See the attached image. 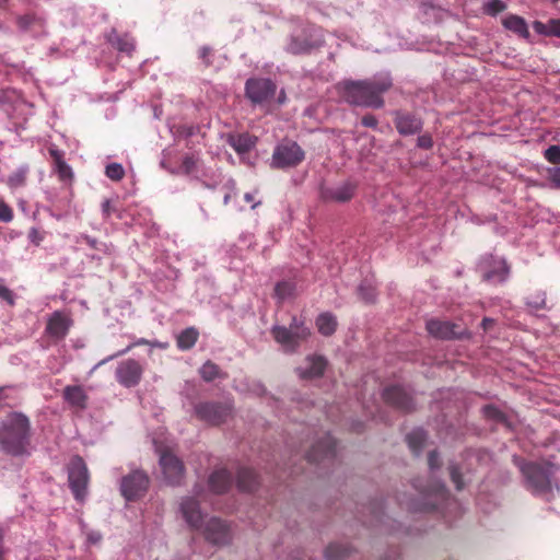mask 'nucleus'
Listing matches in <instances>:
<instances>
[{
	"mask_svg": "<svg viewBox=\"0 0 560 560\" xmlns=\"http://www.w3.org/2000/svg\"><path fill=\"white\" fill-rule=\"evenodd\" d=\"M392 85L393 80L388 74H380L362 81H343L338 84V90L349 104L381 108L384 106L383 94Z\"/></svg>",
	"mask_w": 560,
	"mask_h": 560,
	"instance_id": "nucleus-1",
	"label": "nucleus"
},
{
	"mask_svg": "<svg viewBox=\"0 0 560 560\" xmlns=\"http://www.w3.org/2000/svg\"><path fill=\"white\" fill-rule=\"evenodd\" d=\"M31 422L21 412L9 413L0 425V446L9 455L30 454Z\"/></svg>",
	"mask_w": 560,
	"mask_h": 560,
	"instance_id": "nucleus-2",
	"label": "nucleus"
},
{
	"mask_svg": "<svg viewBox=\"0 0 560 560\" xmlns=\"http://www.w3.org/2000/svg\"><path fill=\"white\" fill-rule=\"evenodd\" d=\"M523 478L524 487L534 495L548 498L552 492L551 477L553 465L547 462L515 459Z\"/></svg>",
	"mask_w": 560,
	"mask_h": 560,
	"instance_id": "nucleus-3",
	"label": "nucleus"
},
{
	"mask_svg": "<svg viewBox=\"0 0 560 560\" xmlns=\"http://www.w3.org/2000/svg\"><path fill=\"white\" fill-rule=\"evenodd\" d=\"M273 339L282 347L285 352L293 353L302 342L311 336V330L302 318L292 317L290 325H276L271 328Z\"/></svg>",
	"mask_w": 560,
	"mask_h": 560,
	"instance_id": "nucleus-4",
	"label": "nucleus"
},
{
	"mask_svg": "<svg viewBox=\"0 0 560 560\" xmlns=\"http://www.w3.org/2000/svg\"><path fill=\"white\" fill-rule=\"evenodd\" d=\"M68 482L72 491L74 499L79 502H83L90 481V474L84 459L75 455L68 464Z\"/></svg>",
	"mask_w": 560,
	"mask_h": 560,
	"instance_id": "nucleus-5",
	"label": "nucleus"
},
{
	"mask_svg": "<svg viewBox=\"0 0 560 560\" xmlns=\"http://www.w3.org/2000/svg\"><path fill=\"white\" fill-rule=\"evenodd\" d=\"M159 453V464L164 480L170 486L182 485L185 477V466L179 457H177L168 447H156Z\"/></svg>",
	"mask_w": 560,
	"mask_h": 560,
	"instance_id": "nucleus-6",
	"label": "nucleus"
},
{
	"mask_svg": "<svg viewBox=\"0 0 560 560\" xmlns=\"http://www.w3.org/2000/svg\"><path fill=\"white\" fill-rule=\"evenodd\" d=\"M305 158L302 148L294 141H284L276 147L272 164L278 168L294 167Z\"/></svg>",
	"mask_w": 560,
	"mask_h": 560,
	"instance_id": "nucleus-7",
	"label": "nucleus"
},
{
	"mask_svg": "<svg viewBox=\"0 0 560 560\" xmlns=\"http://www.w3.org/2000/svg\"><path fill=\"white\" fill-rule=\"evenodd\" d=\"M195 410L200 420L212 425L225 422L232 415V406L226 402H200Z\"/></svg>",
	"mask_w": 560,
	"mask_h": 560,
	"instance_id": "nucleus-8",
	"label": "nucleus"
},
{
	"mask_svg": "<svg viewBox=\"0 0 560 560\" xmlns=\"http://www.w3.org/2000/svg\"><path fill=\"white\" fill-rule=\"evenodd\" d=\"M198 532L202 534L206 541L214 546H225L232 539L230 526L215 516L208 518Z\"/></svg>",
	"mask_w": 560,
	"mask_h": 560,
	"instance_id": "nucleus-9",
	"label": "nucleus"
},
{
	"mask_svg": "<svg viewBox=\"0 0 560 560\" xmlns=\"http://www.w3.org/2000/svg\"><path fill=\"white\" fill-rule=\"evenodd\" d=\"M149 488V477L142 470H133L125 476L120 482L122 497L128 500H137L143 497Z\"/></svg>",
	"mask_w": 560,
	"mask_h": 560,
	"instance_id": "nucleus-10",
	"label": "nucleus"
},
{
	"mask_svg": "<svg viewBox=\"0 0 560 560\" xmlns=\"http://www.w3.org/2000/svg\"><path fill=\"white\" fill-rule=\"evenodd\" d=\"M276 83L270 79L252 78L245 83V94L254 104H261L273 97Z\"/></svg>",
	"mask_w": 560,
	"mask_h": 560,
	"instance_id": "nucleus-11",
	"label": "nucleus"
},
{
	"mask_svg": "<svg viewBox=\"0 0 560 560\" xmlns=\"http://www.w3.org/2000/svg\"><path fill=\"white\" fill-rule=\"evenodd\" d=\"M143 371L144 369L139 361L127 359L119 362L115 371V376L120 385L130 388L140 383Z\"/></svg>",
	"mask_w": 560,
	"mask_h": 560,
	"instance_id": "nucleus-12",
	"label": "nucleus"
},
{
	"mask_svg": "<svg viewBox=\"0 0 560 560\" xmlns=\"http://www.w3.org/2000/svg\"><path fill=\"white\" fill-rule=\"evenodd\" d=\"M179 511L187 525L199 530L206 522V515L201 512L200 503L192 497H185L179 504Z\"/></svg>",
	"mask_w": 560,
	"mask_h": 560,
	"instance_id": "nucleus-13",
	"label": "nucleus"
},
{
	"mask_svg": "<svg viewBox=\"0 0 560 560\" xmlns=\"http://www.w3.org/2000/svg\"><path fill=\"white\" fill-rule=\"evenodd\" d=\"M384 401L401 412H410L415 409L412 397L400 386H389L383 390Z\"/></svg>",
	"mask_w": 560,
	"mask_h": 560,
	"instance_id": "nucleus-14",
	"label": "nucleus"
},
{
	"mask_svg": "<svg viewBox=\"0 0 560 560\" xmlns=\"http://www.w3.org/2000/svg\"><path fill=\"white\" fill-rule=\"evenodd\" d=\"M336 455V441L329 435L317 441L306 454L310 463H322L326 459H331Z\"/></svg>",
	"mask_w": 560,
	"mask_h": 560,
	"instance_id": "nucleus-15",
	"label": "nucleus"
},
{
	"mask_svg": "<svg viewBox=\"0 0 560 560\" xmlns=\"http://www.w3.org/2000/svg\"><path fill=\"white\" fill-rule=\"evenodd\" d=\"M394 122L397 131L401 136H411L421 131L423 122L415 114L397 110L395 112Z\"/></svg>",
	"mask_w": 560,
	"mask_h": 560,
	"instance_id": "nucleus-16",
	"label": "nucleus"
},
{
	"mask_svg": "<svg viewBox=\"0 0 560 560\" xmlns=\"http://www.w3.org/2000/svg\"><path fill=\"white\" fill-rule=\"evenodd\" d=\"M425 328L432 337L439 339H456L463 334L458 325L434 318L427 322Z\"/></svg>",
	"mask_w": 560,
	"mask_h": 560,
	"instance_id": "nucleus-17",
	"label": "nucleus"
},
{
	"mask_svg": "<svg viewBox=\"0 0 560 560\" xmlns=\"http://www.w3.org/2000/svg\"><path fill=\"white\" fill-rule=\"evenodd\" d=\"M355 190L357 185L348 180L336 187L322 189V198L324 201L348 202L353 198Z\"/></svg>",
	"mask_w": 560,
	"mask_h": 560,
	"instance_id": "nucleus-18",
	"label": "nucleus"
},
{
	"mask_svg": "<svg viewBox=\"0 0 560 560\" xmlns=\"http://www.w3.org/2000/svg\"><path fill=\"white\" fill-rule=\"evenodd\" d=\"M71 325V318L65 313L57 311L50 316L46 326V331L52 338L63 339L67 336Z\"/></svg>",
	"mask_w": 560,
	"mask_h": 560,
	"instance_id": "nucleus-19",
	"label": "nucleus"
},
{
	"mask_svg": "<svg viewBox=\"0 0 560 560\" xmlns=\"http://www.w3.org/2000/svg\"><path fill=\"white\" fill-rule=\"evenodd\" d=\"M48 152L52 160L59 180L71 183L74 175L72 168L65 161V153L55 145L49 147Z\"/></svg>",
	"mask_w": 560,
	"mask_h": 560,
	"instance_id": "nucleus-20",
	"label": "nucleus"
},
{
	"mask_svg": "<svg viewBox=\"0 0 560 560\" xmlns=\"http://www.w3.org/2000/svg\"><path fill=\"white\" fill-rule=\"evenodd\" d=\"M62 398L72 408L84 410L88 407L89 397L81 385H68L62 390Z\"/></svg>",
	"mask_w": 560,
	"mask_h": 560,
	"instance_id": "nucleus-21",
	"label": "nucleus"
},
{
	"mask_svg": "<svg viewBox=\"0 0 560 560\" xmlns=\"http://www.w3.org/2000/svg\"><path fill=\"white\" fill-rule=\"evenodd\" d=\"M307 366L298 369L299 376L304 380L320 377L326 369L327 361L320 355L308 357Z\"/></svg>",
	"mask_w": 560,
	"mask_h": 560,
	"instance_id": "nucleus-22",
	"label": "nucleus"
},
{
	"mask_svg": "<svg viewBox=\"0 0 560 560\" xmlns=\"http://www.w3.org/2000/svg\"><path fill=\"white\" fill-rule=\"evenodd\" d=\"M231 485L232 476L224 468L213 471L209 477V487L214 493L221 494L226 492Z\"/></svg>",
	"mask_w": 560,
	"mask_h": 560,
	"instance_id": "nucleus-23",
	"label": "nucleus"
},
{
	"mask_svg": "<svg viewBox=\"0 0 560 560\" xmlns=\"http://www.w3.org/2000/svg\"><path fill=\"white\" fill-rule=\"evenodd\" d=\"M502 24L506 30L515 33L516 35H518L522 38L527 39L530 35L529 31H528V26L526 24V21L518 15L510 14V15L505 16L502 20Z\"/></svg>",
	"mask_w": 560,
	"mask_h": 560,
	"instance_id": "nucleus-24",
	"label": "nucleus"
},
{
	"mask_svg": "<svg viewBox=\"0 0 560 560\" xmlns=\"http://www.w3.org/2000/svg\"><path fill=\"white\" fill-rule=\"evenodd\" d=\"M236 483L241 491L252 492L258 486V476L250 468H240Z\"/></svg>",
	"mask_w": 560,
	"mask_h": 560,
	"instance_id": "nucleus-25",
	"label": "nucleus"
},
{
	"mask_svg": "<svg viewBox=\"0 0 560 560\" xmlns=\"http://www.w3.org/2000/svg\"><path fill=\"white\" fill-rule=\"evenodd\" d=\"M256 139L248 133L230 135L228 143L240 154L247 153L255 145Z\"/></svg>",
	"mask_w": 560,
	"mask_h": 560,
	"instance_id": "nucleus-26",
	"label": "nucleus"
},
{
	"mask_svg": "<svg viewBox=\"0 0 560 560\" xmlns=\"http://www.w3.org/2000/svg\"><path fill=\"white\" fill-rule=\"evenodd\" d=\"M510 273V267L505 260L494 262V267L483 273V280L489 282H504Z\"/></svg>",
	"mask_w": 560,
	"mask_h": 560,
	"instance_id": "nucleus-27",
	"label": "nucleus"
},
{
	"mask_svg": "<svg viewBox=\"0 0 560 560\" xmlns=\"http://www.w3.org/2000/svg\"><path fill=\"white\" fill-rule=\"evenodd\" d=\"M318 331L324 336H330L336 331L337 320L330 313H323L316 319Z\"/></svg>",
	"mask_w": 560,
	"mask_h": 560,
	"instance_id": "nucleus-28",
	"label": "nucleus"
},
{
	"mask_svg": "<svg viewBox=\"0 0 560 560\" xmlns=\"http://www.w3.org/2000/svg\"><path fill=\"white\" fill-rule=\"evenodd\" d=\"M199 337V332L194 327H188L184 329L177 337V348L180 350H189L191 349Z\"/></svg>",
	"mask_w": 560,
	"mask_h": 560,
	"instance_id": "nucleus-29",
	"label": "nucleus"
},
{
	"mask_svg": "<svg viewBox=\"0 0 560 560\" xmlns=\"http://www.w3.org/2000/svg\"><path fill=\"white\" fill-rule=\"evenodd\" d=\"M296 285L293 281H280L275 287V296L279 303L295 296Z\"/></svg>",
	"mask_w": 560,
	"mask_h": 560,
	"instance_id": "nucleus-30",
	"label": "nucleus"
},
{
	"mask_svg": "<svg viewBox=\"0 0 560 560\" xmlns=\"http://www.w3.org/2000/svg\"><path fill=\"white\" fill-rule=\"evenodd\" d=\"M425 440H427V434L421 429L413 430L406 436V441L408 443L409 448L416 455H418L421 452Z\"/></svg>",
	"mask_w": 560,
	"mask_h": 560,
	"instance_id": "nucleus-31",
	"label": "nucleus"
},
{
	"mask_svg": "<svg viewBox=\"0 0 560 560\" xmlns=\"http://www.w3.org/2000/svg\"><path fill=\"white\" fill-rule=\"evenodd\" d=\"M199 373L202 380L206 382H212L215 378L225 377V374L221 372L219 365L210 360L202 364V366L199 370Z\"/></svg>",
	"mask_w": 560,
	"mask_h": 560,
	"instance_id": "nucleus-32",
	"label": "nucleus"
},
{
	"mask_svg": "<svg viewBox=\"0 0 560 560\" xmlns=\"http://www.w3.org/2000/svg\"><path fill=\"white\" fill-rule=\"evenodd\" d=\"M351 549L341 544H330L325 550V560H341L348 557Z\"/></svg>",
	"mask_w": 560,
	"mask_h": 560,
	"instance_id": "nucleus-33",
	"label": "nucleus"
},
{
	"mask_svg": "<svg viewBox=\"0 0 560 560\" xmlns=\"http://www.w3.org/2000/svg\"><path fill=\"white\" fill-rule=\"evenodd\" d=\"M110 44L121 52L130 55L135 49V43L128 35H114L109 37Z\"/></svg>",
	"mask_w": 560,
	"mask_h": 560,
	"instance_id": "nucleus-34",
	"label": "nucleus"
},
{
	"mask_svg": "<svg viewBox=\"0 0 560 560\" xmlns=\"http://www.w3.org/2000/svg\"><path fill=\"white\" fill-rule=\"evenodd\" d=\"M16 24L21 31H31L35 26L43 27L44 21L35 14L27 13L18 16Z\"/></svg>",
	"mask_w": 560,
	"mask_h": 560,
	"instance_id": "nucleus-35",
	"label": "nucleus"
},
{
	"mask_svg": "<svg viewBox=\"0 0 560 560\" xmlns=\"http://www.w3.org/2000/svg\"><path fill=\"white\" fill-rule=\"evenodd\" d=\"M27 173L28 168L26 166L18 168L16 171L9 175L7 184L11 188L24 186L26 183Z\"/></svg>",
	"mask_w": 560,
	"mask_h": 560,
	"instance_id": "nucleus-36",
	"label": "nucleus"
},
{
	"mask_svg": "<svg viewBox=\"0 0 560 560\" xmlns=\"http://www.w3.org/2000/svg\"><path fill=\"white\" fill-rule=\"evenodd\" d=\"M105 175L114 182H119L125 177V170L119 163H110L105 168Z\"/></svg>",
	"mask_w": 560,
	"mask_h": 560,
	"instance_id": "nucleus-37",
	"label": "nucleus"
},
{
	"mask_svg": "<svg viewBox=\"0 0 560 560\" xmlns=\"http://www.w3.org/2000/svg\"><path fill=\"white\" fill-rule=\"evenodd\" d=\"M527 305L534 311L546 308V293L536 292L527 298Z\"/></svg>",
	"mask_w": 560,
	"mask_h": 560,
	"instance_id": "nucleus-38",
	"label": "nucleus"
},
{
	"mask_svg": "<svg viewBox=\"0 0 560 560\" xmlns=\"http://www.w3.org/2000/svg\"><path fill=\"white\" fill-rule=\"evenodd\" d=\"M287 50L293 55H300L308 51L310 45L304 40H300L299 38H292L287 47Z\"/></svg>",
	"mask_w": 560,
	"mask_h": 560,
	"instance_id": "nucleus-39",
	"label": "nucleus"
},
{
	"mask_svg": "<svg viewBox=\"0 0 560 560\" xmlns=\"http://www.w3.org/2000/svg\"><path fill=\"white\" fill-rule=\"evenodd\" d=\"M483 416L487 419L494 420L497 422H503L505 420L504 413L492 405H487L482 408Z\"/></svg>",
	"mask_w": 560,
	"mask_h": 560,
	"instance_id": "nucleus-40",
	"label": "nucleus"
},
{
	"mask_svg": "<svg viewBox=\"0 0 560 560\" xmlns=\"http://www.w3.org/2000/svg\"><path fill=\"white\" fill-rule=\"evenodd\" d=\"M359 296L365 302H373L375 300L376 293L375 289L372 284L363 282L359 289Z\"/></svg>",
	"mask_w": 560,
	"mask_h": 560,
	"instance_id": "nucleus-41",
	"label": "nucleus"
},
{
	"mask_svg": "<svg viewBox=\"0 0 560 560\" xmlns=\"http://www.w3.org/2000/svg\"><path fill=\"white\" fill-rule=\"evenodd\" d=\"M506 9V5L501 0H489L485 4V13L489 15H495L500 12H503Z\"/></svg>",
	"mask_w": 560,
	"mask_h": 560,
	"instance_id": "nucleus-42",
	"label": "nucleus"
},
{
	"mask_svg": "<svg viewBox=\"0 0 560 560\" xmlns=\"http://www.w3.org/2000/svg\"><path fill=\"white\" fill-rule=\"evenodd\" d=\"M14 219L12 207L0 198V222L9 223Z\"/></svg>",
	"mask_w": 560,
	"mask_h": 560,
	"instance_id": "nucleus-43",
	"label": "nucleus"
},
{
	"mask_svg": "<svg viewBox=\"0 0 560 560\" xmlns=\"http://www.w3.org/2000/svg\"><path fill=\"white\" fill-rule=\"evenodd\" d=\"M140 345H151L153 347H162V345H160L158 342H151V341H149V340H147L144 338H141L138 341H136L135 343L129 345L126 349H124V350H121V351H119V352L108 357L107 359L103 360L101 362V364H103V363H105V362H107V361H109V360H112L114 358H117L119 355H122V354L127 353L128 351H130L135 346H140Z\"/></svg>",
	"mask_w": 560,
	"mask_h": 560,
	"instance_id": "nucleus-44",
	"label": "nucleus"
},
{
	"mask_svg": "<svg viewBox=\"0 0 560 560\" xmlns=\"http://www.w3.org/2000/svg\"><path fill=\"white\" fill-rule=\"evenodd\" d=\"M544 158L551 164H560V147L556 144L550 145L545 150Z\"/></svg>",
	"mask_w": 560,
	"mask_h": 560,
	"instance_id": "nucleus-45",
	"label": "nucleus"
},
{
	"mask_svg": "<svg viewBox=\"0 0 560 560\" xmlns=\"http://www.w3.org/2000/svg\"><path fill=\"white\" fill-rule=\"evenodd\" d=\"M197 165V159L194 155H186L178 168V173L190 174L195 171Z\"/></svg>",
	"mask_w": 560,
	"mask_h": 560,
	"instance_id": "nucleus-46",
	"label": "nucleus"
},
{
	"mask_svg": "<svg viewBox=\"0 0 560 560\" xmlns=\"http://www.w3.org/2000/svg\"><path fill=\"white\" fill-rule=\"evenodd\" d=\"M451 480L455 485V488L459 491L464 488V482L459 468L456 465L450 466Z\"/></svg>",
	"mask_w": 560,
	"mask_h": 560,
	"instance_id": "nucleus-47",
	"label": "nucleus"
},
{
	"mask_svg": "<svg viewBox=\"0 0 560 560\" xmlns=\"http://www.w3.org/2000/svg\"><path fill=\"white\" fill-rule=\"evenodd\" d=\"M0 299L5 301L10 305L14 304L13 292L9 288H7L2 279H0Z\"/></svg>",
	"mask_w": 560,
	"mask_h": 560,
	"instance_id": "nucleus-48",
	"label": "nucleus"
},
{
	"mask_svg": "<svg viewBox=\"0 0 560 560\" xmlns=\"http://www.w3.org/2000/svg\"><path fill=\"white\" fill-rule=\"evenodd\" d=\"M27 237L32 244L38 246L43 242L45 235L44 232L39 231L38 229L32 228L28 231Z\"/></svg>",
	"mask_w": 560,
	"mask_h": 560,
	"instance_id": "nucleus-49",
	"label": "nucleus"
},
{
	"mask_svg": "<svg viewBox=\"0 0 560 560\" xmlns=\"http://www.w3.org/2000/svg\"><path fill=\"white\" fill-rule=\"evenodd\" d=\"M417 145L420 149L430 150L433 147V139L430 135H421L417 139Z\"/></svg>",
	"mask_w": 560,
	"mask_h": 560,
	"instance_id": "nucleus-50",
	"label": "nucleus"
},
{
	"mask_svg": "<svg viewBox=\"0 0 560 560\" xmlns=\"http://www.w3.org/2000/svg\"><path fill=\"white\" fill-rule=\"evenodd\" d=\"M548 36L560 37V19H551L548 21Z\"/></svg>",
	"mask_w": 560,
	"mask_h": 560,
	"instance_id": "nucleus-51",
	"label": "nucleus"
},
{
	"mask_svg": "<svg viewBox=\"0 0 560 560\" xmlns=\"http://www.w3.org/2000/svg\"><path fill=\"white\" fill-rule=\"evenodd\" d=\"M549 174V180L551 182L552 186L556 188H560V166L548 168Z\"/></svg>",
	"mask_w": 560,
	"mask_h": 560,
	"instance_id": "nucleus-52",
	"label": "nucleus"
},
{
	"mask_svg": "<svg viewBox=\"0 0 560 560\" xmlns=\"http://www.w3.org/2000/svg\"><path fill=\"white\" fill-rule=\"evenodd\" d=\"M116 212V207L110 199H105L102 202V213L105 219H108L112 213Z\"/></svg>",
	"mask_w": 560,
	"mask_h": 560,
	"instance_id": "nucleus-53",
	"label": "nucleus"
},
{
	"mask_svg": "<svg viewBox=\"0 0 560 560\" xmlns=\"http://www.w3.org/2000/svg\"><path fill=\"white\" fill-rule=\"evenodd\" d=\"M421 492H423L425 494L435 493V494L443 495L445 493V487H444V485L436 482L433 486L422 489Z\"/></svg>",
	"mask_w": 560,
	"mask_h": 560,
	"instance_id": "nucleus-54",
	"label": "nucleus"
},
{
	"mask_svg": "<svg viewBox=\"0 0 560 560\" xmlns=\"http://www.w3.org/2000/svg\"><path fill=\"white\" fill-rule=\"evenodd\" d=\"M361 124L368 128H376L378 120L374 115L368 114L362 117Z\"/></svg>",
	"mask_w": 560,
	"mask_h": 560,
	"instance_id": "nucleus-55",
	"label": "nucleus"
},
{
	"mask_svg": "<svg viewBox=\"0 0 560 560\" xmlns=\"http://www.w3.org/2000/svg\"><path fill=\"white\" fill-rule=\"evenodd\" d=\"M428 464L432 470L435 468H439L441 466L440 456H439L438 452L432 451L429 453Z\"/></svg>",
	"mask_w": 560,
	"mask_h": 560,
	"instance_id": "nucleus-56",
	"label": "nucleus"
},
{
	"mask_svg": "<svg viewBox=\"0 0 560 560\" xmlns=\"http://www.w3.org/2000/svg\"><path fill=\"white\" fill-rule=\"evenodd\" d=\"M82 240L93 249H100L98 241L90 235H82Z\"/></svg>",
	"mask_w": 560,
	"mask_h": 560,
	"instance_id": "nucleus-57",
	"label": "nucleus"
},
{
	"mask_svg": "<svg viewBox=\"0 0 560 560\" xmlns=\"http://www.w3.org/2000/svg\"><path fill=\"white\" fill-rule=\"evenodd\" d=\"M210 52H211V49H210V48H208V47H201V48L199 49V58H201V59L205 61V63H206L207 66H209V65H210V61H209V59H208V57H209Z\"/></svg>",
	"mask_w": 560,
	"mask_h": 560,
	"instance_id": "nucleus-58",
	"label": "nucleus"
},
{
	"mask_svg": "<svg viewBox=\"0 0 560 560\" xmlns=\"http://www.w3.org/2000/svg\"><path fill=\"white\" fill-rule=\"evenodd\" d=\"M534 28H535L536 32L548 36V33H547L548 32V23L544 24V23H541L539 21H536L534 23Z\"/></svg>",
	"mask_w": 560,
	"mask_h": 560,
	"instance_id": "nucleus-59",
	"label": "nucleus"
},
{
	"mask_svg": "<svg viewBox=\"0 0 560 560\" xmlns=\"http://www.w3.org/2000/svg\"><path fill=\"white\" fill-rule=\"evenodd\" d=\"M492 324H493L492 319L483 318V320H482V326H483L485 329H487Z\"/></svg>",
	"mask_w": 560,
	"mask_h": 560,
	"instance_id": "nucleus-60",
	"label": "nucleus"
},
{
	"mask_svg": "<svg viewBox=\"0 0 560 560\" xmlns=\"http://www.w3.org/2000/svg\"><path fill=\"white\" fill-rule=\"evenodd\" d=\"M244 199H245L246 202H252V201H254V196L250 192H246L244 195Z\"/></svg>",
	"mask_w": 560,
	"mask_h": 560,
	"instance_id": "nucleus-61",
	"label": "nucleus"
},
{
	"mask_svg": "<svg viewBox=\"0 0 560 560\" xmlns=\"http://www.w3.org/2000/svg\"><path fill=\"white\" fill-rule=\"evenodd\" d=\"M371 513H372V514H373V516H374L375 518H377V520H378V518H380V516H381V510H380V509H377V510H376V509H373V510L371 511Z\"/></svg>",
	"mask_w": 560,
	"mask_h": 560,
	"instance_id": "nucleus-62",
	"label": "nucleus"
},
{
	"mask_svg": "<svg viewBox=\"0 0 560 560\" xmlns=\"http://www.w3.org/2000/svg\"><path fill=\"white\" fill-rule=\"evenodd\" d=\"M284 100H285V94H284V92L282 91V92L280 93L279 97H278V102L281 104V103H283V102H284Z\"/></svg>",
	"mask_w": 560,
	"mask_h": 560,
	"instance_id": "nucleus-63",
	"label": "nucleus"
},
{
	"mask_svg": "<svg viewBox=\"0 0 560 560\" xmlns=\"http://www.w3.org/2000/svg\"><path fill=\"white\" fill-rule=\"evenodd\" d=\"M229 200H230V195L228 194L224 196V200H223L224 205H228Z\"/></svg>",
	"mask_w": 560,
	"mask_h": 560,
	"instance_id": "nucleus-64",
	"label": "nucleus"
}]
</instances>
